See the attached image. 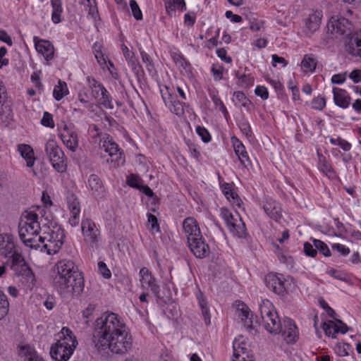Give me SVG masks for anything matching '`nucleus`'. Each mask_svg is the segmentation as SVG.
I'll return each mask as SVG.
<instances>
[{"instance_id":"obj_13","label":"nucleus","mask_w":361,"mask_h":361,"mask_svg":"<svg viewBox=\"0 0 361 361\" xmlns=\"http://www.w3.org/2000/svg\"><path fill=\"white\" fill-rule=\"evenodd\" d=\"M63 145L71 151L75 152L78 147L79 140L74 126L72 125L64 124L61 132L59 133Z\"/></svg>"},{"instance_id":"obj_37","label":"nucleus","mask_w":361,"mask_h":361,"mask_svg":"<svg viewBox=\"0 0 361 361\" xmlns=\"http://www.w3.org/2000/svg\"><path fill=\"white\" fill-rule=\"evenodd\" d=\"M68 92L66 83L59 81V85L54 87L53 95L56 100H61Z\"/></svg>"},{"instance_id":"obj_50","label":"nucleus","mask_w":361,"mask_h":361,"mask_svg":"<svg viewBox=\"0 0 361 361\" xmlns=\"http://www.w3.org/2000/svg\"><path fill=\"white\" fill-rule=\"evenodd\" d=\"M127 183L132 188H135L137 190H140L142 187V180L137 176L131 174L127 179Z\"/></svg>"},{"instance_id":"obj_14","label":"nucleus","mask_w":361,"mask_h":361,"mask_svg":"<svg viewBox=\"0 0 361 361\" xmlns=\"http://www.w3.org/2000/svg\"><path fill=\"white\" fill-rule=\"evenodd\" d=\"M188 243L190 251L196 257L202 259L209 256L210 248L202 235L197 238H191Z\"/></svg>"},{"instance_id":"obj_62","label":"nucleus","mask_w":361,"mask_h":361,"mask_svg":"<svg viewBox=\"0 0 361 361\" xmlns=\"http://www.w3.org/2000/svg\"><path fill=\"white\" fill-rule=\"evenodd\" d=\"M23 351L24 352L26 357H27L28 361H34L37 356H36L35 351L30 347H23Z\"/></svg>"},{"instance_id":"obj_58","label":"nucleus","mask_w":361,"mask_h":361,"mask_svg":"<svg viewBox=\"0 0 361 361\" xmlns=\"http://www.w3.org/2000/svg\"><path fill=\"white\" fill-rule=\"evenodd\" d=\"M95 310V305L92 304H90L86 309H85L82 312V317L85 319V324H88L89 319H91L93 312Z\"/></svg>"},{"instance_id":"obj_32","label":"nucleus","mask_w":361,"mask_h":361,"mask_svg":"<svg viewBox=\"0 0 361 361\" xmlns=\"http://www.w3.org/2000/svg\"><path fill=\"white\" fill-rule=\"evenodd\" d=\"M259 310L262 319L276 312L272 303L268 300H262L259 304Z\"/></svg>"},{"instance_id":"obj_55","label":"nucleus","mask_w":361,"mask_h":361,"mask_svg":"<svg viewBox=\"0 0 361 361\" xmlns=\"http://www.w3.org/2000/svg\"><path fill=\"white\" fill-rule=\"evenodd\" d=\"M212 72L215 80H220L223 78L224 68L222 66L213 64L212 67Z\"/></svg>"},{"instance_id":"obj_9","label":"nucleus","mask_w":361,"mask_h":361,"mask_svg":"<svg viewBox=\"0 0 361 361\" xmlns=\"http://www.w3.org/2000/svg\"><path fill=\"white\" fill-rule=\"evenodd\" d=\"M328 31L333 35L350 36L352 33L353 24L344 17L333 16L327 24Z\"/></svg>"},{"instance_id":"obj_33","label":"nucleus","mask_w":361,"mask_h":361,"mask_svg":"<svg viewBox=\"0 0 361 361\" xmlns=\"http://www.w3.org/2000/svg\"><path fill=\"white\" fill-rule=\"evenodd\" d=\"M222 192L226 196V197L229 200H233V203H236V204L240 207V202L241 200L238 198V195L233 189L232 186L229 183H224L222 187Z\"/></svg>"},{"instance_id":"obj_48","label":"nucleus","mask_w":361,"mask_h":361,"mask_svg":"<svg viewBox=\"0 0 361 361\" xmlns=\"http://www.w3.org/2000/svg\"><path fill=\"white\" fill-rule=\"evenodd\" d=\"M313 243L314 247H316V250H318L322 255H324L326 257H329L331 255L330 250L329 249L326 244L324 243L323 241L314 239L313 240Z\"/></svg>"},{"instance_id":"obj_31","label":"nucleus","mask_w":361,"mask_h":361,"mask_svg":"<svg viewBox=\"0 0 361 361\" xmlns=\"http://www.w3.org/2000/svg\"><path fill=\"white\" fill-rule=\"evenodd\" d=\"M17 275L27 288L32 289L35 286L36 279L34 272H17Z\"/></svg>"},{"instance_id":"obj_46","label":"nucleus","mask_w":361,"mask_h":361,"mask_svg":"<svg viewBox=\"0 0 361 361\" xmlns=\"http://www.w3.org/2000/svg\"><path fill=\"white\" fill-rule=\"evenodd\" d=\"M171 111L175 114L176 115L180 116L184 114V109L183 104L176 100L175 98L173 99L171 103H170V106H168Z\"/></svg>"},{"instance_id":"obj_56","label":"nucleus","mask_w":361,"mask_h":361,"mask_svg":"<svg viewBox=\"0 0 361 361\" xmlns=\"http://www.w3.org/2000/svg\"><path fill=\"white\" fill-rule=\"evenodd\" d=\"M41 123L44 126L53 128L54 127V123L52 115L49 112H44L41 120Z\"/></svg>"},{"instance_id":"obj_11","label":"nucleus","mask_w":361,"mask_h":361,"mask_svg":"<svg viewBox=\"0 0 361 361\" xmlns=\"http://www.w3.org/2000/svg\"><path fill=\"white\" fill-rule=\"evenodd\" d=\"M84 241L90 245H96L100 240V231L95 223L90 219H85L81 223Z\"/></svg>"},{"instance_id":"obj_43","label":"nucleus","mask_w":361,"mask_h":361,"mask_svg":"<svg viewBox=\"0 0 361 361\" xmlns=\"http://www.w3.org/2000/svg\"><path fill=\"white\" fill-rule=\"evenodd\" d=\"M172 57L178 68L186 70L190 66V63L180 54L174 53Z\"/></svg>"},{"instance_id":"obj_1","label":"nucleus","mask_w":361,"mask_h":361,"mask_svg":"<svg viewBox=\"0 0 361 361\" xmlns=\"http://www.w3.org/2000/svg\"><path fill=\"white\" fill-rule=\"evenodd\" d=\"M41 229L38 215L32 211H25L20 217L18 233L23 243L31 248L40 247L44 243V237L39 235Z\"/></svg>"},{"instance_id":"obj_25","label":"nucleus","mask_w":361,"mask_h":361,"mask_svg":"<svg viewBox=\"0 0 361 361\" xmlns=\"http://www.w3.org/2000/svg\"><path fill=\"white\" fill-rule=\"evenodd\" d=\"M266 214L274 220L278 221L282 216L280 204L275 200H267L263 206Z\"/></svg>"},{"instance_id":"obj_19","label":"nucleus","mask_w":361,"mask_h":361,"mask_svg":"<svg viewBox=\"0 0 361 361\" xmlns=\"http://www.w3.org/2000/svg\"><path fill=\"white\" fill-rule=\"evenodd\" d=\"M183 228L188 242L191 238H197L202 235L197 221L193 217H187L183 220Z\"/></svg>"},{"instance_id":"obj_17","label":"nucleus","mask_w":361,"mask_h":361,"mask_svg":"<svg viewBox=\"0 0 361 361\" xmlns=\"http://www.w3.org/2000/svg\"><path fill=\"white\" fill-rule=\"evenodd\" d=\"M236 314L247 331H251L254 329L252 314L244 302H239L237 304Z\"/></svg>"},{"instance_id":"obj_51","label":"nucleus","mask_w":361,"mask_h":361,"mask_svg":"<svg viewBox=\"0 0 361 361\" xmlns=\"http://www.w3.org/2000/svg\"><path fill=\"white\" fill-rule=\"evenodd\" d=\"M130 6L132 11L133 16L134 18L139 20L142 19V13L140 9L138 4L135 0L130 1Z\"/></svg>"},{"instance_id":"obj_12","label":"nucleus","mask_w":361,"mask_h":361,"mask_svg":"<svg viewBox=\"0 0 361 361\" xmlns=\"http://www.w3.org/2000/svg\"><path fill=\"white\" fill-rule=\"evenodd\" d=\"M102 148H104V151L108 153L110 157V159H107V161L113 163L114 167L118 166L120 164L124 163L125 160L123 153L118 147V145L112 138L107 137L106 139L103 141Z\"/></svg>"},{"instance_id":"obj_59","label":"nucleus","mask_w":361,"mask_h":361,"mask_svg":"<svg viewBox=\"0 0 361 361\" xmlns=\"http://www.w3.org/2000/svg\"><path fill=\"white\" fill-rule=\"evenodd\" d=\"M71 216L68 220V223L72 227H75L78 225L80 221V211L71 212Z\"/></svg>"},{"instance_id":"obj_8","label":"nucleus","mask_w":361,"mask_h":361,"mask_svg":"<svg viewBox=\"0 0 361 361\" xmlns=\"http://www.w3.org/2000/svg\"><path fill=\"white\" fill-rule=\"evenodd\" d=\"M45 152L52 166L60 173L66 169L65 154L54 140H49L45 145Z\"/></svg>"},{"instance_id":"obj_47","label":"nucleus","mask_w":361,"mask_h":361,"mask_svg":"<svg viewBox=\"0 0 361 361\" xmlns=\"http://www.w3.org/2000/svg\"><path fill=\"white\" fill-rule=\"evenodd\" d=\"M142 61L144 63H145L146 68L149 73H153L155 72V68L152 59L149 56V54L145 53V51H140Z\"/></svg>"},{"instance_id":"obj_49","label":"nucleus","mask_w":361,"mask_h":361,"mask_svg":"<svg viewBox=\"0 0 361 361\" xmlns=\"http://www.w3.org/2000/svg\"><path fill=\"white\" fill-rule=\"evenodd\" d=\"M335 327L336 322L331 320H329L326 322H324L322 325V329L327 336L335 337Z\"/></svg>"},{"instance_id":"obj_6","label":"nucleus","mask_w":361,"mask_h":361,"mask_svg":"<svg viewBox=\"0 0 361 361\" xmlns=\"http://www.w3.org/2000/svg\"><path fill=\"white\" fill-rule=\"evenodd\" d=\"M132 344L133 338L128 329L111 338H103L101 341H94L98 350L109 349L111 353L118 355L127 353L131 349Z\"/></svg>"},{"instance_id":"obj_30","label":"nucleus","mask_w":361,"mask_h":361,"mask_svg":"<svg viewBox=\"0 0 361 361\" xmlns=\"http://www.w3.org/2000/svg\"><path fill=\"white\" fill-rule=\"evenodd\" d=\"M80 4L86 8L88 15L91 16L94 20L99 19L96 0H80Z\"/></svg>"},{"instance_id":"obj_3","label":"nucleus","mask_w":361,"mask_h":361,"mask_svg":"<svg viewBox=\"0 0 361 361\" xmlns=\"http://www.w3.org/2000/svg\"><path fill=\"white\" fill-rule=\"evenodd\" d=\"M126 324L115 313L106 312L96 321L94 341H101V339L111 338L126 330Z\"/></svg>"},{"instance_id":"obj_34","label":"nucleus","mask_w":361,"mask_h":361,"mask_svg":"<svg viewBox=\"0 0 361 361\" xmlns=\"http://www.w3.org/2000/svg\"><path fill=\"white\" fill-rule=\"evenodd\" d=\"M197 297L202 310V313L204 317L205 324L209 325L210 324V314L206 298L204 297L202 293L201 292H200Z\"/></svg>"},{"instance_id":"obj_18","label":"nucleus","mask_w":361,"mask_h":361,"mask_svg":"<svg viewBox=\"0 0 361 361\" xmlns=\"http://www.w3.org/2000/svg\"><path fill=\"white\" fill-rule=\"evenodd\" d=\"M345 49L353 56L361 57V31L348 37Z\"/></svg>"},{"instance_id":"obj_63","label":"nucleus","mask_w":361,"mask_h":361,"mask_svg":"<svg viewBox=\"0 0 361 361\" xmlns=\"http://www.w3.org/2000/svg\"><path fill=\"white\" fill-rule=\"evenodd\" d=\"M332 248L334 250L338 251L343 256H345L350 253V249L342 244H339V243L334 244L332 245Z\"/></svg>"},{"instance_id":"obj_39","label":"nucleus","mask_w":361,"mask_h":361,"mask_svg":"<svg viewBox=\"0 0 361 361\" xmlns=\"http://www.w3.org/2000/svg\"><path fill=\"white\" fill-rule=\"evenodd\" d=\"M100 90H101V95H100L101 97L99 99L100 104L106 109H113L114 105L112 104L111 97L109 94L107 90L104 86Z\"/></svg>"},{"instance_id":"obj_38","label":"nucleus","mask_w":361,"mask_h":361,"mask_svg":"<svg viewBox=\"0 0 361 361\" xmlns=\"http://www.w3.org/2000/svg\"><path fill=\"white\" fill-rule=\"evenodd\" d=\"M316 66L317 61L313 56L310 55H305L304 56L301 63V66L305 70V71L312 72L315 70Z\"/></svg>"},{"instance_id":"obj_54","label":"nucleus","mask_w":361,"mask_h":361,"mask_svg":"<svg viewBox=\"0 0 361 361\" xmlns=\"http://www.w3.org/2000/svg\"><path fill=\"white\" fill-rule=\"evenodd\" d=\"M196 132L200 135L204 142H209L211 140V136L208 130L202 126L196 128Z\"/></svg>"},{"instance_id":"obj_42","label":"nucleus","mask_w":361,"mask_h":361,"mask_svg":"<svg viewBox=\"0 0 361 361\" xmlns=\"http://www.w3.org/2000/svg\"><path fill=\"white\" fill-rule=\"evenodd\" d=\"M67 204L70 212L80 211V202L73 194L67 196Z\"/></svg>"},{"instance_id":"obj_16","label":"nucleus","mask_w":361,"mask_h":361,"mask_svg":"<svg viewBox=\"0 0 361 361\" xmlns=\"http://www.w3.org/2000/svg\"><path fill=\"white\" fill-rule=\"evenodd\" d=\"M87 188L91 195L96 199H102L105 196V188L100 178L91 174L87 178Z\"/></svg>"},{"instance_id":"obj_22","label":"nucleus","mask_w":361,"mask_h":361,"mask_svg":"<svg viewBox=\"0 0 361 361\" xmlns=\"http://www.w3.org/2000/svg\"><path fill=\"white\" fill-rule=\"evenodd\" d=\"M34 41L37 51L42 54L47 61L53 59L54 49V46L49 41L37 39L36 37L34 38Z\"/></svg>"},{"instance_id":"obj_29","label":"nucleus","mask_w":361,"mask_h":361,"mask_svg":"<svg viewBox=\"0 0 361 361\" xmlns=\"http://www.w3.org/2000/svg\"><path fill=\"white\" fill-rule=\"evenodd\" d=\"M52 8L51 20L54 24L61 22V15L63 11L62 7V0H51Z\"/></svg>"},{"instance_id":"obj_35","label":"nucleus","mask_w":361,"mask_h":361,"mask_svg":"<svg viewBox=\"0 0 361 361\" xmlns=\"http://www.w3.org/2000/svg\"><path fill=\"white\" fill-rule=\"evenodd\" d=\"M319 169L324 173L325 175L331 177L334 176V171L332 169L331 164L326 161L325 157L323 155L319 154V163H318Z\"/></svg>"},{"instance_id":"obj_57","label":"nucleus","mask_w":361,"mask_h":361,"mask_svg":"<svg viewBox=\"0 0 361 361\" xmlns=\"http://www.w3.org/2000/svg\"><path fill=\"white\" fill-rule=\"evenodd\" d=\"M239 128L241 132L247 137H251L252 132L249 123L247 121H243L239 123Z\"/></svg>"},{"instance_id":"obj_15","label":"nucleus","mask_w":361,"mask_h":361,"mask_svg":"<svg viewBox=\"0 0 361 361\" xmlns=\"http://www.w3.org/2000/svg\"><path fill=\"white\" fill-rule=\"evenodd\" d=\"M282 336L287 343H294L298 338V331L295 324L290 319H283Z\"/></svg>"},{"instance_id":"obj_10","label":"nucleus","mask_w":361,"mask_h":361,"mask_svg":"<svg viewBox=\"0 0 361 361\" xmlns=\"http://www.w3.org/2000/svg\"><path fill=\"white\" fill-rule=\"evenodd\" d=\"M264 282L269 289L278 294L283 293L290 285L289 279L278 272H269L264 276Z\"/></svg>"},{"instance_id":"obj_28","label":"nucleus","mask_w":361,"mask_h":361,"mask_svg":"<svg viewBox=\"0 0 361 361\" xmlns=\"http://www.w3.org/2000/svg\"><path fill=\"white\" fill-rule=\"evenodd\" d=\"M18 149L21 156L25 159L27 166L32 167L35 160L32 148L28 145L20 144L18 145Z\"/></svg>"},{"instance_id":"obj_61","label":"nucleus","mask_w":361,"mask_h":361,"mask_svg":"<svg viewBox=\"0 0 361 361\" xmlns=\"http://www.w3.org/2000/svg\"><path fill=\"white\" fill-rule=\"evenodd\" d=\"M337 323H336L335 332L336 334H345L348 331V327L345 324H344L341 320L336 319Z\"/></svg>"},{"instance_id":"obj_41","label":"nucleus","mask_w":361,"mask_h":361,"mask_svg":"<svg viewBox=\"0 0 361 361\" xmlns=\"http://www.w3.org/2000/svg\"><path fill=\"white\" fill-rule=\"evenodd\" d=\"M75 264L71 259H61L56 264L57 271H74Z\"/></svg>"},{"instance_id":"obj_52","label":"nucleus","mask_w":361,"mask_h":361,"mask_svg":"<svg viewBox=\"0 0 361 361\" xmlns=\"http://www.w3.org/2000/svg\"><path fill=\"white\" fill-rule=\"evenodd\" d=\"M331 275L338 280L348 283H353V279L347 272H331Z\"/></svg>"},{"instance_id":"obj_5","label":"nucleus","mask_w":361,"mask_h":361,"mask_svg":"<svg viewBox=\"0 0 361 361\" xmlns=\"http://www.w3.org/2000/svg\"><path fill=\"white\" fill-rule=\"evenodd\" d=\"M58 341L51 345V357L56 361H67L78 345V341L72 331L63 327Z\"/></svg>"},{"instance_id":"obj_64","label":"nucleus","mask_w":361,"mask_h":361,"mask_svg":"<svg viewBox=\"0 0 361 361\" xmlns=\"http://www.w3.org/2000/svg\"><path fill=\"white\" fill-rule=\"evenodd\" d=\"M255 92L256 95L260 97L262 99H267L269 97L267 89L264 86H257Z\"/></svg>"},{"instance_id":"obj_44","label":"nucleus","mask_w":361,"mask_h":361,"mask_svg":"<svg viewBox=\"0 0 361 361\" xmlns=\"http://www.w3.org/2000/svg\"><path fill=\"white\" fill-rule=\"evenodd\" d=\"M6 92L5 87L4 86L2 82L0 81V121L4 122V115L6 113L9 114L10 109L8 106H4L2 104V94H4Z\"/></svg>"},{"instance_id":"obj_27","label":"nucleus","mask_w":361,"mask_h":361,"mask_svg":"<svg viewBox=\"0 0 361 361\" xmlns=\"http://www.w3.org/2000/svg\"><path fill=\"white\" fill-rule=\"evenodd\" d=\"M334 100L335 104L341 108L346 109L350 103V97L345 90L334 87L333 89Z\"/></svg>"},{"instance_id":"obj_24","label":"nucleus","mask_w":361,"mask_h":361,"mask_svg":"<svg viewBox=\"0 0 361 361\" xmlns=\"http://www.w3.org/2000/svg\"><path fill=\"white\" fill-rule=\"evenodd\" d=\"M141 274V283L142 287L149 288L153 293L159 297V286L152 272H140Z\"/></svg>"},{"instance_id":"obj_2","label":"nucleus","mask_w":361,"mask_h":361,"mask_svg":"<svg viewBox=\"0 0 361 361\" xmlns=\"http://www.w3.org/2000/svg\"><path fill=\"white\" fill-rule=\"evenodd\" d=\"M0 255L7 257L6 261L0 266V271L8 269L13 271H32L22 255L16 250L12 235H0Z\"/></svg>"},{"instance_id":"obj_7","label":"nucleus","mask_w":361,"mask_h":361,"mask_svg":"<svg viewBox=\"0 0 361 361\" xmlns=\"http://www.w3.org/2000/svg\"><path fill=\"white\" fill-rule=\"evenodd\" d=\"M64 238V230L59 226H55L49 231L44 233L42 247L46 250L47 254H55L62 247Z\"/></svg>"},{"instance_id":"obj_21","label":"nucleus","mask_w":361,"mask_h":361,"mask_svg":"<svg viewBox=\"0 0 361 361\" xmlns=\"http://www.w3.org/2000/svg\"><path fill=\"white\" fill-rule=\"evenodd\" d=\"M322 13L319 11H313L305 20V31L307 33L312 34L317 31L321 25Z\"/></svg>"},{"instance_id":"obj_60","label":"nucleus","mask_w":361,"mask_h":361,"mask_svg":"<svg viewBox=\"0 0 361 361\" xmlns=\"http://www.w3.org/2000/svg\"><path fill=\"white\" fill-rule=\"evenodd\" d=\"M304 252L307 256L312 257H315L317 254L316 248L314 249L313 246L308 242H306L304 244Z\"/></svg>"},{"instance_id":"obj_40","label":"nucleus","mask_w":361,"mask_h":361,"mask_svg":"<svg viewBox=\"0 0 361 361\" xmlns=\"http://www.w3.org/2000/svg\"><path fill=\"white\" fill-rule=\"evenodd\" d=\"M9 310L7 296L0 290V320L4 319Z\"/></svg>"},{"instance_id":"obj_20","label":"nucleus","mask_w":361,"mask_h":361,"mask_svg":"<svg viewBox=\"0 0 361 361\" xmlns=\"http://www.w3.org/2000/svg\"><path fill=\"white\" fill-rule=\"evenodd\" d=\"M262 324L264 329L271 334H277L282 331V323L277 312L262 319Z\"/></svg>"},{"instance_id":"obj_23","label":"nucleus","mask_w":361,"mask_h":361,"mask_svg":"<svg viewBox=\"0 0 361 361\" xmlns=\"http://www.w3.org/2000/svg\"><path fill=\"white\" fill-rule=\"evenodd\" d=\"M231 141L239 161L245 167H247L250 164V161L245 146L236 137H232Z\"/></svg>"},{"instance_id":"obj_36","label":"nucleus","mask_w":361,"mask_h":361,"mask_svg":"<svg viewBox=\"0 0 361 361\" xmlns=\"http://www.w3.org/2000/svg\"><path fill=\"white\" fill-rule=\"evenodd\" d=\"M220 216L224 221L228 229L235 222V213L233 214L227 208L222 207L220 209Z\"/></svg>"},{"instance_id":"obj_45","label":"nucleus","mask_w":361,"mask_h":361,"mask_svg":"<svg viewBox=\"0 0 361 361\" xmlns=\"http://www.w3.org/2000/svg\"><path fill=\"white\" fill-rule=\"evenodd\" d=\"M234 97L236 103L240 104L245 108H248L251 104V102L247 98L243 92L238 91L234 92Z\"/></svg>"},{"instance_id":"obj_4","label":"nucleus","mask_w":361,"mask_h":361,"mask_svg":"<svg viewBox=\"0 0 361 361\" xmlns=\"http://www.w3.org/2000/svg\"><path fill=\"white\" fill-rule=\"evenodd\" d=\"M53 283L61 295H78L84 288L82 272H54Z\"/></svg>"},{"instance_id":"obj_53","label":"nucleus","mask_w":361,"mask_h":361,"mask_svg":"<svg viewBox=\"0 0 361 361\" xmlns=\"http://www.w3.org/2000/svg\"><path fill=\"white\" fill-rule=\"evenodd\" d=\"M326 106V99L324 97L318 96L313 99L312 107L316 110H322Z\"/></svg>"},{"instance_id":"obj_26","label":"nucleus","mask_w":361,"mask_h":361,"mask_svg":"<svg viewBox=\"0 0 361 361\" xmlns=\"http://www.w3.org/2000/svg\"><path fill=\"white\" fill-rule=\"evenodd\" d=\"M228 230L233 235L240 238H245L247 235L245 224L237 212H235V222L231 226Z\"/></svg>"}]
</instances>
